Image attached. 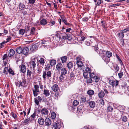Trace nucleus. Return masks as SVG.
<instances>
[{
    "instance_id": "obj_1",
    "label": "nucleus",
    "mask_w": 129,
    "mask_h": 129,
    "mask_svg": "<svg viewBox=\"0 0 129 129\" xmlns=\"http://www.w3.org/2000/svg\"><path fill=\"white\" fill-rule=\"evenodd\" d=\"M36 59L37 58L36 57L33 58L31 61L29 62V64L28 66V67L30 66V68L31 69V71L32 69L33 70H34L35 69L36 65Z\"/></svg>"
},
{
    "instance_id": "obj_2",
    "label": "nucleus",
    "mask_w": 129,
    "mask_h": 129,
    "mask_svg": "<svg viewBox=\"0 0 129 129\" xmlns=\"http://www.w3.org/2000/svg\"><path fill=\"white\" fill-rule=\"evenodd\" d=\"M26 82L25 76L24 75H22L19 82V87H20V86H23L26 84Z\"/></svg>"
},
{
    "instance_id": "obj_3",
    "label": "nucleus",
    "mask_w": 129,
    "mask_h": 129,
    "mask_svg": "<svg viewBox=\"0 0 129 129\" xmlns=\"http://www.w3.org/2000/svg\"><path fill=\"white\" fill-rule=\"evenodd\" d=\"M43 77L45 79H47V76L48 78L49 77H51V73L50 71H45L43 72Z\"/></svg>"
},
{
    "instance_id": "obj_4",
    "label": "nucleus",
    "mask_w": 129,
    "mask_h": 129,
    "mask_svg": "<svg viewBox=\"0 0 129 129\" xmlns=\"http://www.w3.org/2000/svg\"><path fill=\"white\" fill-rule=\"evenodd\" d=\"M35 32V28L34 27H33L31 29L30 34L29 35L27 32H26V36L28 37V38H32L34 37Z\"/></svg>"
},
{
    "instance_id": "obj_5",
    "label": "nucleus",
    "mask_w": 129,
    "mask_h": 129,
    "mask_svg": "<svg viewBox=\"0 0 129 129\" xmlns=\"http://www.w3.org/2000/svg\"><path fill=\"white\" fill-rule=\"evenodd\" d=\"M118 81L117 80H110L109 81V84L111 85L113 87H114L115 86H117L118 84Z\"/></svg>"
},
{
    "instance_id": "obj_6",
    "label": "nucleus",
    "mask_w": 129,
    "mask_h": 129,
    "mask_svg": "<svg viewBox=\"0 0 129 129\" xmlns=\"http://www.w3.org/2000/svg\"><path fill=\"white\" fill-rule=\"evenodd\" d=\"M20 71L23 73H25L26 70V66L24 64H21L19 66Z\"/></svg>"
},
{
    "instance_id": "obj_7",
    "label": "nucleus",
    "mask_w": 129,
    "mask_h": 129,
    "mask_svg": "<svg viewBox=\"0 0 129 129\" xmlns=\"http://www.w3.org/2000/svg\"><path fill=\"white\" fill-rule=\"evenodd\" d=\"M29 48L28 47H25L22 48V53L26 56H27L29 52Z\"/></svg>"
},
{
    "instance_id": "obj_8",
    "label": "nucleus",
    "mask_w": 129,
    "mask_h": 129,
    "mask_svg": "<svg viewBox=\"0 0 129 129\" xmlns=\"http://www.w3.org/2000/svg\"><path fill=\"white\" fill-rule=\"evenodd\" d=\"M45 122L46 125L49 126L51 124V121L49 118H46L45 119Z\"/></svg>"
},
{
    "instance_id": "obj_9",
    "label": "nucleus",
    "mask_w": 129,
    "mask_h": 129,
    "mask_svg": "<svg viewBox=\"0 0 129 129\" xmlns=\"http://www.w3.org/2000/svg\"><path fill=\"white\" fill-rule=\"evenodd\" d=\"M48 110L45 108H42L41 110V113L42 114L48 115Z\"/></svg>"
},
{
    "instance_id": "obj_10",
    "label": "nucleus",
    "mask_w": 129,
    "mask_h": 129,
    "mask_svg": "<svg viewBox=\"0 0 129 129\" xmlns=\"http://www.w3.org/2000/svg\"><path fill=\"white\" fill-rule=\"evenodd\" d=\"M51 88L53 91L55 92H57L58 90V85L56 84H55L51 87Z\"/></svg>"
},
{
    "instance_id": "obj_11",
    "label": "nucleus",
    "mask_w": 129,
    "mask_h": 129,
    "mask_svg": "<svg viewBox=\"0 0 129 129\" xmlns=\"http://www.w3.org/2000/svg\"><path fill=\"white\" fill-rule=\"evenodd\" d=\"M61 18L62 20V21L66 25H70V23H67L66 22L67 20L66 17L64 16H61Z\"/></svg>"
},
{
    "instance_id": "obj_12",
    "label": "nucleus",
    "mask_w": 129,
    "mask_h": 129,
    "mask_svg": "<svg viewBox=\"0 0 129 129\" xmlns=\"http://www.w3.org/2000/svg\"><path fill=\"white\" fill-rule=\"evenodd\" d=\"M9 53L8 54L9 57H11L13 56L15 54V51L13 49H11L9 50Z\"/></svg>"
},
{
    "instance_id": "obj_13",
    "label": "nucleus",
    "mask_w": 129,
    "mask_h": 129,
    "mask_svg": "<svg viewBox=\"0 0 129 129\" xmlns=\"http://www.w3.org/2000/svg\"><path fill=\"white\" fill-rule=\"evenodd\" d=\"M38 122L40 125H43L44 124L45 121L41 117L38 119Z\"/></svg>"
},
{
    "instance_id": "obj_14",
    "label": "nucleus",
    "mask_w": 129,
    "mask_h": 129,
    "mask_svg": "<svg viewBox=\"0 0 129 129\" xmlns=\"http://www.w3.org/2000/svg\"><path fill=\"white\" fill-rule=\"evenodd\" d=\"M36 59L37 61L40 63L41 65L42 66H44L45 63V61L43 58H41L38 60V59Z\"/></svg>"
},
{
    "instance_id": "obj_15",
    "label": "nucleus",
    "mask_w": 129,
    "mask_h": 129,
    "mask_svg": "<svg viewBox=\"0 0 129 129\" xmlns=\"http://www.w3.org/2000/svg\"><path fill=\"white\" fill-rule=\"evenodd\" d=\"M61 74L64 75L66 74L67 73V71L65 68H63L60 70Z\"/></svg>"
},
{
    "instance_id": "obj_16",
    "label": "nucleus",
    "mask_w": 129,
    "mask_h": 129,
    "mask_svg": "<svg viewBox=\"0 0 129 129\" xmlns=\"http://www.w3.org/2000/svg\"><path fill=\"white\" fill-rule=\"evenodd\" d=\"M63 66L61 63H58L56 65V68L57 70L59 71L62 68Z\"/></svg>"
},
{
    "instance_id": "obj_17",
    "label": "nucleus",
    "mask_w": 129,
    "mask_h": 129,
    "mask_svg": "<svg viewBox=\"0 0 129 129\" xmlns=\"http://www.w3.org/2000/svg\"><path fill=\"white\" fill-rule=\"evenodd\" d=\"M22 48L21 47L19 46L16 49V51L17 53L19 54L22 53Z\"/></svg>"
},
{
    "instance_id": "obj_18",
    "label": "nucleus",
    "mask_w": 129,
    "mask_h": 129,
    "mask_svg": "<svg viewBox=\"0 0 129 129\" xmlns=\"http://www.w3.org/2000/svg\"><path fill=\"white\" fill-rule=\"evenodd\" d=\"M67 57L66 56H62L61 58V60L62 62L64 63L67 60Z\"/></svg>"
},
{
    "instance_id": "obj_19",
    "label": "nucleus",
    "mask_w": 129,
    "mask_h": 129,
    "mask_svg": "<svg viewBox=\"0 0 129 129\" xmlns=\"http://www.w3.org/2000/svg\"><path fill=\"white\" fill-rule=\"evenodd\" d=\"M19 7L20 9L23 10L25 7V6L23 4L20 3L19 4Z\"/></svg>"
},
{
    "instance_id": "obj_20",
    "label": "nucleus",
    "mask_w": 129,
    "mask_h": 129,
    "mask_svg": "<svg viewBox=\"0 0 129 129\" xmlns=\"http://www.w3.org/2000/svg\"><path fill=\"white\" fill-rule=\"evenodd\" d=\"M89 105L90 107L93 108L95 106V104L94 101H91L89 102Z\"/></svg>"
},
{
    "instance_id": "obj_21",
    "label": "nucleus",
    "mask_w": 129,
    "mask_h": 129,
    "mask_svg": "<svg viewBox=\"0 0 129 129\" xmlns=\"http://www.w3.org/2000/svg\"><path fill=\"white\" fill-rule=\"evenodd\" d=\"M47 23V20L44 19H42L40 21V23L42 25H45Z\"/></svg>"
},
{
    "instance_id": "obj_22",
    "label": "nucleus",
    "mask_w": 129,
    "mask_h": 129,
    "mask_svg": "<svg viewBox=\"0 0 129 129\" xmlns=\"http://www.w3.org/2000/svg\"><path fill=\"white\" fill-rule=\"evenodd\" d=\"M44 94L46 96H48L50 95L49 91L48 90H44Z\"/></svg>"
},
{
    "instance_id": "obj_23",
    "label": "nucleus",
    "mask_w": 129,
    "mask_h": 129,
    "mask_svg": "<svg viewBox=\"0 0 129 129\" xmlns=\"http://www.w3.org/2000/svg\"><path fill=\"white\" fill-rule=\"evenodd\" d=\"M98 96L99 98H102L104 97L105 95V93L103 91H101L98 93Z\"/></svg>"
},
{
    "instance_id": "obj_24",
    "label": "nucleus",
    "mask_w": 129,
    "mask_h": 129,
    "mask_svg": "<svg viewBox=\"0 0 129 129\" xmlns=\"http://www.w3.org/2000/svg\"><path fill=\"white\" fill-rule=\"evenodd\" d=\"M67 66L69 69H70L73 67V64L72 62H70L67 64Z\"/></svg>"
},
{
    "instance_id": "obj_25",
    "label": "nucleus",
    "mask_w": 129,
    "mask_h": 129,
    "mask_svg": "<svg viewBox=\"0 0 129 129\" xmlns=\"http://www.w3.org/2000/svg\"><path fill=\"white\" fill-rule=\"evenodd\" d=\"M76 63L78 67H81L82 66V62L81 61H77Z\"/></svg>"
},
{
    "instance_id": "obj_26",
    "label": "nucleus",
    "mask_w": 129,
    "mask_h": 129,
    "mask_svg": "<svg viewBox=\"0 0 129 129\" xmlns=\"http://www.w3.org/2000/svg\"><path fill=\"white\" fill-rule=\"evenodd\" d=\"M118 35L120 38H122L124 37V34L122 31H121V33H118Z\"/></svg>"
},
{
    "instance_id": "obj_27",
    "label": "nucleus",
    "mask_w": 129,
    "mask_h": 129,
    "mask_svg": "<svg viewBox=\"0 0 129 129\" xmlns=\"http://www.w3.org/2000/svg\"><path fill=\"white\" fill-rule=\"evenodd\" d=\"M86 80L87 83H90L92 82V81L93 80L92 79L90 78H87Z\"/></svg>"
},
{
    "instance_id": "obj_28",
    "label": "nucleus",
    "mask_w": 129,
    "mask_h": 129,
    "mask_svg": "<svg viewBox=\"0 0 129 129\" xmlns=\"http://www.w3.org/2000/svg\"><path fill=\"white\" fill-rule=\"evenodd\" d=\"M89 74L90 78L93 80L96 76L95 74L93 73H90Z\"/></svg>"
},
{
    "instance_id": "obj_29",
    "label": "nucleus",
    "mask_w": 129,
    "mask_h": 129,
    "mask_svg": "<svg viewBox=\"0 0 129 129\" xmlns=\"http://www.w3.org/2000/svg\"><path fill=\"white\" fill-rule=\"evenodd\" d=\"M50 64L51 66H53L56 63V61L54 60H52L50 62Z\"/></svg>"
},
{
    "instance_id": "obj_30",
    "label": "nucleus",
    "mask_w": 129,
    "mask_h": 129,
    "mask_svg": "<svg viewBox=\"0 0 129 129\" xmlns=\"http://www.w3.org/2000/svg\"><path fill=\"white\" fill-rule=\"evenodd\" d=\"M106 54L108 58H110L112 55V53L110 51H107L106 52Z\"/></svg>"
},
{
    "instance_id": "obj_31",
    "label": "nucleus",
    "mask_w": 129,
    "mask_h": 129,
    "mask_svg": "<svg viewBox=\"0 0 129 129\" xmlns=\"http://www.w3.org/2000/svg\"><path fill=\"white\" fill-rule=\"evenodd\" d=\"M8 67H5L3 71V73H4L5 74H7L8 73Z\"/></svg>"
},
{
    "instance_id": "obj_32",
    "label": "nucleus",
    "mask_w": 129,
    "mask_h": 129,
    "mask_svg": "<svg viewBox=\"0 0 129 129\" xmlns=\"http://www.w3.org/2000/svg\"><path fill=\"white\" fill-rule=\"evenodd\" d=\"M8 72H9L10 74H12V75H14L15 74L13 71L10 68L8 69Z\"/></svg>"
},
{
    "instance_id": "obj_33",
    "label": "nucleus",
    "mask_w": 129,
    "mask_h": 129,
    "mask_svg": "<svg viewBox=\"0 0 129 129\" xmlns=\"http://www.w3.org/2000/svg\"><path fill=\"white\" fill-rule=\"evenodd\" d=\"M87 93L89 95H91L94 94V92L92 90H90L88 91Z\"/></svg>"
},
{
    "instance_id": "obj_34",
    "label": "nucleus",
    "mask_w": 129,
    "mask_h": 129,
    "mask_svg": "<svg viewBox=\"0 0 129 129\" xmlns=\"http://www.w3.org/2000/svg\"><path fill=\"white\" fill-rule=\"evenodd\" d=\"M28 120V119H25L22 123V124L23 125H25L27 124H28L29 122Z\"/></svg>"
},
{
    "instance_id": "obj_35",
    "label": "nucleus",
    "mask_w": 129,
    "mask_h": 129,
    "mask_svg": "<svg viewBox=\"0 0 129 129\" xmlns=\"http://www.w3.org/2000/svg\"><path fill=\"white\" fill-rule=\"evenodd\" d=\"M56 114L54 112H51V116L52 119H55L56 117Z\"/></svg>"
},
{
    "instance_id": "obj_36",
    "label": "nucleus",
    "mask_w": 129,
    "mask_h": 129,
    "mask_svg": "<svg viewBox=\"0 0 129 129\" xmlns=\"http://www.w3.org/2000/svg\"><path fill=\"white\" fill-rule=\"evenodd\" d=\"M11 114L12 116L15 119H17V115L16 114L14 113L13 112H11Z\"/></svg>"
},
{
    "instance_id": "obj_37",
    "label": "nucleus",
    "mask_w": 129,
    "mask_h": 129,
    "mask_svg": "<svg viewBox=\"0 0 129 129\" xmlns=\"http://www.w3.org/2000/svg\"><path fill=\"white\" fill-rule=\"evenodd\" d=\"M35 91H36L37 92L39 91V86L37 85H34Z\"/></svg>"
},
{
    "instance_id": "obj_38",
    "label": "nucleus",
    "mask_w": 129,
    "mask_h": 129,
    "mask_svg": "<svg viewBox=\"0 0 129 129\" xmlns=\"http://www.w3.org/2000/svg\"><path fill=\"white\" fill-rule=\"evenodd\" d=\"M86 101V98L85 97H82L81 98V102L82 103L85 102Z\"/></svg>"
},
{
    "instance_id": "obj_39",
    "label": "nucleus",
    "mask_w": 129,
    "mask_h": 129,
    "mask_svg": "<svg viewBox=\"0 0 129 129\" xmlns=\"http://www.w3.org/2000/svg\"><path fill=\"white\" fill-rule=\"evenodd\" d=\"M25 32V30L23 29H20L19 31V33L20 34L23 35Z\"/></svg>"
},
{
    "instance_id": "obj_40",
    "label": "nucleus",
    "mask_w": 129,
    "mask_h": 129,
    "mask_svg": "<svg viewBox=\"0 0 129 129\" xmlns=\"http://www.w3.org/2000/svg\"><path fill=\"white\" fill-rule=\"evenodd\" d=\"M31 74L32 72L31 71L29 70L28 68L27 71V75L29 76L30 77L31 75Z\"/></svg>"
},
{
    "instance_id": "obj_41",
    "label": "nucleus",
    "mask_w": 129,
    "mask_h": 129,
    "mask_svg": "<svg viewBox=\"0 0 129 129\" xmlns=\"http://www.w3.org/2000/svg\"><path fill=\"white\" fill-rule=\"evenodd\" d=\"M121 118L122 121L124 122H126L127 120V118L125 116L122 117Z\"/></svg>"
},
{
    "instance_id": "obj_42",
    "label": "nucleus",
    "mask_w": 129,
    "mask_h": 129,
    "mask_svg": "<svg viewBox=\"0 0 129 129\" xmlns=\"http://www.w3.org/2000/svg\"><path fill=\"white\" fill-rule=\"evenodd\" d=\"M85 71L89 73V74L91 73V69L87 67L86 68Z\"/></svg>"
},
{
    "instance_id": "obj_43",
    "label": "nucleus",
    "mask_w": 129,
    "mask_h": 129,
    "mask_svg": "<svg viewBox=\"0 0 129 129\" xmlns=\"http://www.w3.org/2000/svg\"><path fill=\"white\" fill-rule=\"evenodd\" d=\"M99 77L95 76V77L93 81H94L95 82H97L99 81Z\"/></svg>"
},
{
    "instance_id": "obj_44",
    "label": "nucleus",
    "mask_w": 129,
    "mask_h": 129,
    "mask_svg": "<svg viewBox=\"0 0 129 129\" xmlns=\"http://www.w3.org/2000/svg\"><path fill=\"white\" fill-rule=\"evenodd\" d=\"M50 64H47L46 66V67L45 68V71H49V70L50 68Z\"/></svg>"
},
{
    "instance_id": "obj_45",
    "label": "nucleus",
    "mask_w": 129,
    "mask_h": 129,
    "mask_svg": "<svg viewBox=\"0 0 129 129\" xmlns=\"http://www.w3.org/2000/svg\"><path fill=\"white\" fill-rule=\"evenodd\" d=\"M89 73L87 72H84L83 73V76L85 78H87L88 76Z\"/></svg>"
},
{
    "instance_id": "obj_46",
    "label": "nucleus",
    "mask_w": 129,
    "mask_h": 129,
    "mask_svg": "<svg viewBox=\"0 0 129 129\" xmlns=\"http://www.w3.org/2000/svg\"><path fill=\"white\" fill-rule=\"evenodd\" d=\"M53 125V127H54V129H57V123L56 122L54 123Z\"/></svg>"
},
{
    "instance_id": "obj_47",
    "label": "nucleus",
    "mask_w": 129,
    "mask_h": 129,
    "mask_svg": "<svg viewBox=\"0 0 129 129\" xmlns=\"http://www.w3.org/2000/svg\"><path fill=\"white\" fill-rule=\"evenodd\" d=\"M79 102L77 100H74L73 102V105L75 106H77Z\"/></svg>"
},
{
    "instance_id": "obj_48",
    "label": "nucleus",
    "mask_w": 129,
    "mask_h": 129,
    "mask_svg": "<svg viewBox=\"0 0 129 129\" xmlns=\"http://www.w3.org/2000/svg\"><path fill=\"white\" fill-rule=\"evenodd\" d=\"M114 69L116 70V72H118L119 70V67L118 65H116L115 67H114Z\"/></svg>"
},
{
    "instance_id": "obj_49",
    "label": "nucleus",
    "mask_w": 129,
    "mask_h": 129,
    "mask_svg": "<svg viewBox=\"0 0 129 129\" xmlns=\"http://www.w3.org/2000/svg\"><path fill=\"white\" fill-rule=\"evenodd\" d=\"M118 75L120 78H121L123 75V72H120L118 74Z\"/></svg>"
},
{
    "instance_id": "obj_50",
    "label": "nucleus",
    "mask_w": 129,
    "mask_h": 129,
    "mask_svg": "<svg viewBox=\"0 0 129 129\" xmlns=\"http://www.w3.org/2000/svg\"><path fill=\"white\" fill-rule=\"evenodd\" d=\"M8 58V55L7 54H5L3 56V59L4 60L5 59H7Z\"/></svg>"
},
{
    "instance_id": "obj_51",
    "label": "nucleus",
    "mask_w": 129,
    "mask_h": 129,
    "mask_svg": "<svg viewBox=\"0 0 129 129\" xmlns=\"http://www.w3.org/2000/svg\"><path fill=\"white\" fill-rule=\"evenodd\" d=\"M35 2V0H28V3L30 4H34Z\"/></svg>"
},
{
    "instance_id": "obj_52",
    "label": "nucleus",
    "mask_w": 129,
    "mask_h": 129,
    "mask_svg": "<svg viewBox=\"0 0 129 129\" xmlns=\"http://www.w3.org/2000/svg\"><path fill=\"white\" fill-rule=\"evenodd\" d=\"M113 109V108L112 107L110 106H109L107 108V110L108 111L111 112Z\"/></svg>"
},
{
    "instance_id": "obj_53",
    "label": "nucleus",
    "mask_w": 129,
    "mask_h": 129,
    "mask_svg": "<svg viewBox=\"0 0 129 129\" xmlns=\"http://www.w3.org/2000/svg\"><path fill=\"white\" fill-rule=\"evenodd\" d=\"M35 102L36 104L37 105H39V101L37 99L35 98Z\"/></svg>"
},
{
    "instance_id": "obj_54",
    "label": "nucleus",
    "mask_w": 129,
    "mask_h": 129,
    "mask_svg": "<svg viewBox=\"0 0 129 129\" xmlns=\"http://www.w3.org/2000/svg\"><path fill=\"white\" fill-rule=\"evenodd\" d=\"M37 66L38 67V71L39 72L40 71L41 69H42V68H43V67L41 66H40L39 63L38 64Z\"/></svg>"
},
{
    "instance_id": "obj_55",
    "label": "nucleus",
    "mask_w": 129,
    "mask_h": 129,
    "mask_svg": "<svg viewBox=\"0 0 129 129\" xmlns=\"http://www.w3.org/2000/svg\"><path fill=\"white\" fill-rule=\"evenodd\" d=\"M89 19L88 17H84L82 18V20L83 21L87 22Z\"/></svg>"
},
{
    "instance_id": "obj_56",
    "label": "nucleus",
    "mask_w": 129,
    "mask_h": 129,
    "mask_svg": "<svg viewBox=\"0 0 129 129\" xmlns=\"http://www.w3.org/2000/svg\"><path fill=\"white\" fill-rule=\"evenodd\" d=\"M33 92L34 95V96H37L38 94V93H37V92L36 91H35L34 90H33Z\"/></svg>"
},
{
    "instance_id": "obj_57",
    "label": "nucleus",
    "mask_w": 129,
    "mask_h": 129,
    "mask_svg": "<svg viewBox=\"0 0 129 129\" xmlns=\"http://www.w3.org/2000/svg\"><path fill=\"white\" fill-rule=\"evenodd\" d=\"M123 31H122L123 33H125L127 31H129V27H128L126 29H125L123 30Z\"/></svg>"
},
{
    "instance_id": "obj_58",
    "label": "nucleus",
    "mask_w": 129,
    "mask_h": 129,
    "mask_svg": "<svg viewBox=\"0 0 129 129\" xmlns=\"http://www.w3.org/2000/svg\"><path fill=\"white\" fill-rule=\"evenodd\" d=\"M63 75H62L61 74L60 75V76L59 77L60 80L61 81H62L64 77L63 76Z\"/></svg>"
},
{
    "instance_id": "obj_59",
    "label": "nucleus",
    "mask_w": 129,
    "mask_h": 129,
    "mask_svg": "<svg viewBox=\"0 0 129 129\" xmlns=\"http://www.w3.org/2000/svg\"><path fill=\"white\" fill-rule=\"evenodd\" d=\"M100 101L101 104L103 105H104V101L103 99L100 100Z\"/></svg>"
},
{
    "instance_id": "obj_60",
    "label": "nucleus",
    "mask_w": 129,
    "mask_h": 129,
    "mask_svg": "<svg viewBox=\"0 0 129 129\" xmlns=\"http://www.w3.org/2000/svg\"><path fill=\"white\" fill-rule=\"evenodd\" d=\"M36 116V112L35 111L34 112V113L32 115H31V117L33 119L35 118V117Z\"/></svg>"
},
{
    "instance_id": "obj_61",
    "label": "nucleus",
    "mask_w": 129,
    "mask_h": 129,
    "mask_svg": "<svg viewBox=\"0 0 129 129\" xmlns=\"http://www.w3.org/2000/svg\"><path fill=\"white\" fill-rule=\"evenodd\" d=\"M55 23V21H51L49 25H54Z\"/></svg>"
},
{
    "instance_id": "obj_62",
    "label": "nucleus",
    "mask_w": 129,
    "mask_h": 129,
    "mask_svg": "<svg viewBox=\"0 0 129 129\" xmlns=\"http://www.w3.org/2000/svg\"><path fill=\"white\" fill-rule=\"evenodd\" d=\"M70 76L72 78H73L74 76V73L73 72H71L70 74Z\"/></svg>"
},
{
    "instance_id": "obj_63",
    "label": "nucleus",
    "mask_w": 129,
    "mask_h": 129,
    "mask_svg": "<svg viewBox=\"0 0 129 129\" xmlns=\"http://www.w3.org/2000/svg\"><path fill=\"white\" fill-rule=\"evenodd\" d=\"M5 42H4L0 44V46L1 48H2L3 46V45L5 43Z\"/></svg>"
},
{
    "instance_id": "obj_64",
    "label": "nucleus",
    "mask_w": 129,
    "mask_h": 129,
    "mask_svg": "<svg viewBox=\"0 0 129 129\" xmlns=\"http://www.w3.org/2000/svg\"><path fill=\"white\" fill-rule=\"evenodd\" d=\"M35 48V47L34 46H33L30 49L31 51H34V48Z\"/></svg>"
}]
</instances>
